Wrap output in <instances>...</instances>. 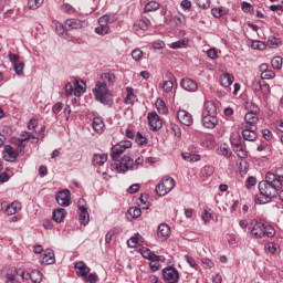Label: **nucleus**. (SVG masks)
Wrapping results in <instances>:
<instances>
[{
  "instance_id": "e433bc0d",
  "label": "nucleus",
  "mask_w": 283,
  "mask_h": 283,
  "mask_svg": "<svg viewBox=\"0 0 283 283\" xmlns=\"http://www.w3.org/2000/svg\"><path fill=\"white\" fill-rule=\"evenodd\" d=\"M29 277L33 283H41L43 281V274L39 270H32Z\"/></svg>"
},
{
  "instance_id": "1a4fd4ad",
  "label": "nucleus",
  "mask_w": 283,
  "mask_h": 283,
  "mask_svg": "<svg viewBox=\"0 0 283 283\" xmlns=\"http://www.w3.org/2000/svg\"><path fill=\"white\" fill-rule=\"evenodd\" d=\"M163 277L167 283H178V280H180V274L176 268L167 266L163 270Z\"/></svg>"
},
{
  "instance_id": "6e6d98bb",
  "label": "nucleus",
  "mask_w": 283,
  "mask_h": 283,
  "mask_svg": "<svg viewBox=\"0 0 283 283\" xmlns=\"http://www.w3.org/2000/svg\"><path fill=\"white\" fill-rule=\"evenodd\" d=\"M251 48H253V50H266V44L262 41H252Z\"/></svg>"
},
{
  "instance_id": "412c9836",
  "label": "nucleus",
  "mask_w": 283,
  "mask_h": 283,
  "mask_svg": "<svg viewBox=\"0 0 283 283\" xmlns=\"http://www.w3.org/2000/svg\"><path fill=\"white\" fill-rule=\"evenodd\" d=\"M149 28V20H139L134 23V30L139 36H143V32H147Z\"/></svg>"
},
{
  "instance_id": "423d86ee",
  "label": "nucleus",
  "mask_w": 283,
  "mask_h": 283,
  "mask_svg": "<svg viewBox=\"0 0 283 283\" xmlns=\"http://www.w3.org/2000/svg\"><path fill=\"white\" fill-rule=\"evenodd\" d=\"M87 92V84L81 80H74L65 84V96H76L77 98Z\"/></svg>"
},
{
  "instance_id": "cd10ccee",
  "label": "nucleus",
  "mask_w": 283,
  "mask_h": 283,
  "mask_svg": "<svg viewBox=\"0 0 283 283\" xmlns=\"http://www.w3.org/2000/svg\"><path fill=\"white\" fill-rule=\"evenodd\" d=\"M56 259L54 258V251L46 250L42 256V264H54Z\"/></svg>"
},
{
  "instance_id": "c03bdc74",
  "label": "nucleus",
  "mask_w": 283,
  "mask_h": 283,
  "mask_svg": "<svg viewBox=\"0 0 283 283\" xmlns=\"http://www.w3.org/2000/svg\"><path fill=\"white\" fill-rule=\"evenodd\" d=\"M13 70L18 76H23V70H25V63L20 61L13 64Z\"/></svg>"
},
{
  "instance_id": "338daca9",
  "label": "nucleus",
  "mask_w": 283,
  "mask_h": 283,
  "mask_svg": "<svg viewBox=\"0 0 283 283\" xmlns=\"http://www.w3.org/2000/svg\"><path fill=\"white\" fill-rule=\"evenodd\" d=\"M136 143H137V145H147V139L145 136H143V134L137 133Z\"/></svg>"
},
{
  "instance_id": "f3484780",
  "label": "nucleus",
  "mask_w": 283,
  "mask_h": 283,
  "mask_svg": "<svg viewBox=\"0 0 283 283\" xmlns=\"http://www.w3.org/2000/svg\"><path fill=\"white\" fill-rule=\"evenodd\" d=\"M64 25L66 30H81V28H85V25H87V22L78 19H67L64 22Z\"/></svg>"
},
{
  "instance_id": "c85d7f7f",
  "label": "nucleus",
  "mask_w": 283,
  "mask_h": 283,
  "mask_svg": "<svg viewBox=\"0 0 283 283\" xmlns=\"http://www.w3.org/2000/svg\"><path fill=\"white\" fill-rule=\"evenodd\" d=\"M233 81H234L233 75H231L229 73H223L220 76V82H221L222 87H231V85H233Z\"/></svg>"
},
{
  "instance_id": "f257e3e1",
  "label": "nucleus",
  "mask_w": 283,
  "mask_h": 283,
  "mask_svg": "<svg viewBox=\"0 0 283 283\" xmlns=\"http://www.w3.org/2000/svg\"><path fill=\"white\" fill-rule=\"evenodd\" d=\"M283 181L276 174L268 172L265 180L259 182L260 196L256 198L258 205H269L273 198L282 191Z\"/></svg>"
},
{
  "instance_id": "79ce46f5",
  "label": "nucleus",
  "mask_w": 283,
  "mask_h": 283,
  "mask_svg": "<svg viewBox=\"0 0 283 283\" xmlns=\"http://www.w3.org/2000/svg\"><path fill=\"white\" fill-rule=\"evenodd\" d=\"M159 114H167L169 109L167 108V105L165 104V101L158 98L155 103Z\"/></svg>"
},
{
  "instance_id": "a19ab883",
  "label": "nucleus",
  "mask_w": 283,
  "mask_h": 283,
  "mask_svg": "<svg viewBox=\"0 0 283 283\" xmlns=\"http://www.w3.org/2000/svg\"><path fill=\"white\" fill-rule=\"evenodd\" d=\"M145 53L143 52V50L138 48L133 50L130 53L132 59L135 60L136 63H140Z\"/></svg>"
},
{
  "instance_id": "bf43d9fd",
  "label": "nucleus",
  "mask_w": 283,
  "mask_h": 283,
  "mask_svg": "<svg viewBox=\"0 0 283 283\" xmlns=\"http://www.w3.org/2000/svg\"><path fill=\"white\" fill-rule=\"evenodd\" d=\"M184 258H185L187 264H189V266H191V269H198V263H196V259H193L189 254H186Z\"/></svg>"
},
{
  "instance_id": "f03ea898",
  "label": "nucleus",
  "mask_w": 283,
  "mask_h": 283,
  "mask_svg": "<svg viewBox=\"0 0 283 283\" xmlns=\"http://www.w3.org/2000/svg\"><path fill=\"white\" fill-rule=\"evenodd\" d=\"M249 234L254 240H262V238H273V235H275V228L269 223L253 220L249 223Z\"/></svg>"
},
{
  "instance_id": "49530a36",
  "label": "nucleus",
  "mask_w": 283,
  "mask_h": 283,
  "mask_svg": "<svg viewBox=\"0 0 283 283\" xmlns=\"http://www.w3.org/2000/svg\"><path fill=\"white\" fill-rule=\"evenodd\" d=\"M99 25H109V23H114V18L109 14H104L98 19Z\"/></svg>"
},
{
  "instance_id": "f8f14e48",
  "label": "nucleus",
  "mask_w": 283,
  "mask_h": 283,
  "mask_svg": "<svg viewBox=\"0 0 283 283\" xmlns=\"http://www.w3.org/2000/svg\"><path fill=\"white\" fill-rule=\"evenodd\" d=\"M260 122V117H258V114L253 113H247L244 116V124L242 127L251 128V129H258V123Z\"/></svg>"
},
{
  "instance_id": "8fccbe9b",
  "label": "nucleus",
  "mask_w": 283,
  "mask_h": 283,
  "mask_svg": "<svg viewBox=\"0 0 283 283\" xmlns=\"http://www.w3.org/2000/svg\"><path fill=\"white\" fill-rule=\"evenodd\" d=\"M95 32L96 34L105 36V34H109V25L99 24L97 28H95Z\"/></svg>"
},
{
  "instance_id": "72a5a7b5",
  "label": "nucleus",
  "mask_w": 283,
  "mask_h": 283,
  "mask_svg": "<svg viewBox=\"0 0 283 283\" xmlns=\"http://www.w3.org/2000/svg\"><path fill=\"white\" fill-rule=\"evenodd\" d=\"M77 212L80 223L84 224V227L90 224V212L87 211V209L77 210Z\"/></svg>"
},
{
  "instance_id": "37998d69",
  "label": "nucleus",
  "mask_w": 283,
  "mask_h": 283,
  "mask_svg": "<svg viewBox=\"0 0 283 283\" xmlns=\"http://www.w3.org/2000/svg\"><path fill=\"white\" fill-rule=\"evenodd\" d=\"M45 0H29L28 1V8L29 10H39L43 6V2Z\"/></svg>"
},
{
  "instance_id": "c9c22d12",
  "label": "nucleus",
  "mask_w": 283,
  "mask_h": 283,
  "mask_svg": "<svg viewBox=\"0 0 283 283\" xmlns=\"http://www.w3.org/2000/svg\"><path fill=\"white\" fill-rule=\"evenodd\" d=\"M230 143L232 145V148L242 146V137H240L239 133H232L230 136Z\"/></svg>"
},
{
  "instance_id": "a878e982",
  "label": "nucleus",
  "mask_w": 283,
  "mask_h": 283,
  "mask_svg": "<svg viewBox=\"0 0 283 283\" xmlns=\"http://www.w3.org/2000/svg\"><path fill=\"white\" fill-rule=\"evenodd\" d=\"M18 211H21V202L13 201L6 208L7 216H14Z\"/></svg>"
},
{
  "instance_id": "6e6552de",
  "label": "nucleus",
  "mask_w": 283,
  "mask_h": 283,
  "mask_svg": "<svg viewBox=\"0 0 283 283\" xmlns=\"http://www.w3.org/2000/svg\"><path fill=\"white\" fill-rule=\"evenodd\" d=\"M127 149H132V142L122 140L112 147L111 157L113 158V160H118L120 154H125Z\"/></svg>"
},
{
  "instance_id": "6ab92c4d",
  "label": "nucleus",
  "mask_w": 283,
  "mask_h": 283,
  "mask_svg": "<svg viewBox=\"0 0 283 283\" xmlns=\"http://www.w3.org/2000/svg\"><path fill=\"white\" fill-rule=\"evenodd\" d=\"M171 235V228L167 223H160L157 229V238L167 240Z\"/></svg>"
},
{
  "instance_id": "c756f323",
  "label": "nucleus",
  "mask_w": 283,
  "mask_h": 283,
  "mask_svg": "<svg viewBox=\"0 0 283 283\" xmlns=\"http://www.w3.org/2000/svg\"><path fill=\"white\" fill-rule=\"evenodd\" d=\"M138 244H143V235H140L139 233L135 234L127 241V245L130 249H136Z\"/></svg>"
},
{
  "instance_id": "603ef678",
  "label": "nucleus",
  "mask_w": 283,
  "mask_h": 283,
  "mask_svg": "<svg viewBox=\"0 0 283 283\" xmlns=\"http://www.w3.org/2000/svg\"><path fill=\"white\" fill-rule=\"evenodd\" d=\"M128 213L132 218H140V216H143V210H140V208L133 207L128 209Z\"/></svg>"
},
{
  "instance_id": "0e129e2a",
  "label": "nucleus",
  "mask_w": 283,
  "mask_h": 283,
  "mask_svg": "<svg viewBox=\"0 0 283 283\" xmlns=\"http://www.w3.org/2000/svg\"><path fill=\"white\" fill-rule=\"evenodd\" d=\"M149 269L153 273H156V271H160V262L159 261H151L149 263Z\"/></svg>"
},
{
  "instance_id": "052dcab7",
  "label": "nucleus",
  "mask_w": 283,
  "mask_h": 283,
  "mask_svg": "<svg viewBox=\"0 0 283 283\" xmlns=\"http://www.w3.org/2000/svg\"><path fill=\"white\" fill-rule=\"evenodd\" d=\"M174 21H175V24L180 28L182 25H185V15L181 14V15H175L174 17Z\"/></svg>"
},
{
  "instance_id": "2f4dec72",
  "label": "nucleus",
  "mask_w": 283,
  "mask_h": 283,
  "mask_svg": "<svg viewBox=\"0 0 283 283\" xmlns=\"http://www.w3.org/2000/svg\"><path fill=\"white\" fill-rule=\"evenodd\" d=\"M65 216H67V211L64 208H60L53 211V220H55L57 223H61L63 220H65Z\"/></svg>"
},
{
  "instance_id": "dca6fc26",
  "label": "nucleus",
  "mask_w": 283,
  "mask_h": 283,
  "mask_svg": "<svg viewBox=\"0 0 283 283\" xmlns=\"http://www.w3.org/2000/svg\"><path fill=\"white\" fill-rule=\"evenodd\" d=\"M74 269H75V273L76 275H78V277H82V280L84 277H86V275H90V271H92L90 269V266H87V264L83 261H78L74 264Z\"/></svg>"
},
{
  "instance_id": "7c9ffc66",
  "label": "nucleus",
  "mask_w": 283,
  "mask_h": 283,
  "mask_svg": "<svg viewBox=\"0 0 283 283\" xmlns=\"http://www.w3.org/2000/svg\"><path fill=\"white\" fill-rule=\"evenodd\" d=\"M277 249H280V245L275 242H268L264 245V252L266 255H275V253H277Z\"/></svg>"
},
{
  "instance_id": "f704fd0d",
  "label": "nucleus",
  "mask_w": 283,
  "mask_h": 283,
  "mask_svg": "<svg viewBox=\"0 0 283 283\" xmlns=\"http://www.w3.org/2000/svg\"><path fill=\"white\" fill-rule=\"evenodd\" d=\"M217 154H219V156H224L226 158H231V148H229V146L227 144H222L221 146H219V148L217 149Z\"/></svg>"
},
{
  "instance_id": "473e14b6",
  "label": "nucleus",
  "mask_w": 283,
  "mask_h": 283,
  "mask_svg": "<svg viewBox=\"0 0 283 283\" xmlns=\"http://www.w3.org/2000/svg\"><path fill=\"white\" fill-rule=\"evenodd\" d=\"M52 24L59 36H67V29L63 25V23L59 21H53Z\"/></svg>"
},
{
  "instance_id": "9d476101",
  "label": "nucleus",
  "mask_w": 283,
  "mask_h": 283,
  "mask_svg": "<svg viewBox=\"0 0 283 283\" xmlns=\"http://www.w3.org/2000/svg\"><path fill=\"white\" fill-rule=\"evenodd\" d=\"M55 200L60 207H70L72 205V193L67 189L59 191Z\"/></svg>"
},
{
  "instance_id": "69168bd1",
  "label": "nucleus",
  "mask_w": 283,
  "mask_h": 283,
  "mask_svg": "<svg viewBox=\"0 0 283 283\" xmlns=\"http://www.w3.org/2000/svg\"><path fill=\"white\" fill-rule=\"evenodd\" d=\"M154 50H163L165 48V41L163 40H155L153 42Z\"/></svg>"
},
{
  "instance_id": "393cba45",
  "label": "nucleus",
  "mask_w": 283,
  "mask_h": 283,
  "mask_svg": "<svg viewBox=\"0 0 283 283\" xmlns=\"http://www.w3.org/2000/svg\"><path fill=\"white\" fill-rule=\"evenodd\" d=\"M107 163V154H94L93 165L97 167H103Z\"/></svg>"
},
{
  "instance_id": "09e8293b",
  "label": "nucleus",
  "mask_w": 283,
  "mask_h": 283,
  "mask_svg": "<svg viewBox=\"0 0 283 283\" xmlns=\"http://www.w3.org/2000/svg\"><path fill=\"white\" fill-rule=\"evenodd\" d=\"M102 78L103 81H106L108 85H114V83H116V75L113 73H104L102 74Z\"/></svg>"
},
{
  "instance_id": "20e7f679",
  "label": "nucleus",
  "mask_w": 283,
  "mask_h": 283,
  "mask_svg": "<svg viewBox=\"0 0 283 283\" xmlns=\"http://www.w3.org/2000/svg\"><path fill=\"white\" fill-rule=\"evenodd\" d=\"M93 94L96 101L103 105H112V93L109 92V88H107L105 82H97L93 88Z\"/></svg>"
},
{
  "instance_id": "3c124183",
  "label": "nucleus",
  "mask_w": 283,
  "mask_h": 283,
  "mask_svg": "<svg viewBox=\"0 0 283 283\" xmlns=\"http://www.w3.org/2000/svg\"><path fill=\"white\" fill-rule=\"evenodd\" d=\"M233 151L237 154L238 158H247V149L242 146H237L233 148Z\"/></svg>"
},
{
  "instance_id": "4c0bfd02",
  "label": "nucleus",
  "mask_w": 283,
  "mask_h": 283,
  "mask_svg": "<svg viewBox=\"0 0 283 283\" xmlns=\"http://www.w3.org/2000/svg\"><path fill=\"white\" fill-rule=\"evenodd\" d=\"M159 8L160 3L156 0H151L145 6L144 12H156Z\"/></svg>"
},
{
  "instance_id": "5701e85b",
  "label": "nucleus",
  "mask_w": 283,
  "mask_h": 283,
  "mask_svg": "<svg viewBox=\"0 0 283 283\" xmlns=\"http://www.w3.org/2000/svg\"><path fill=\"white\" fill-rule=\"evenodd\" d=\"M92 125L96 134H103L105 132V122H103L102 117H94Z\"/></svg>"
},
{
  "instance_id": "ddd939ff",
  "label": "nucleus",
  "mask_w": 283,
  "mask_h": 283,
  "mask_svg": "<svg viewBox=\"0 0 283 283\" xmlns=\"http://www.w3.org/2000/svg\"><path fill=\"white\" fill-rule=\"evenodd\" d=\"M32 138V133L30 132H22L20 135V138L13 139L14 145L20 149V151H23L25 149V145H28V142Z\"/></svg>"
},
{
  "instance_id": "864d4df0",
  "label": "nucleus",
  "mask_w": 283,
  "mask_h": 283,
  "mask_svg": "<svg viewBox=\"0 0 283 283\" xmlns=\"http://www.w3.org/2000/svg\"><path fill=\"white\" fill-rule=\"evenodd\" d=\"M262 81H272L275 78V73L272 70H268L264 73H261Z\"/></svg>"
},
{
  "instance_id": "774afa93",
  "label": "nucleus",
  "mask_w": 283,
  "mask_h": 283,
  "mask_svg": "<svg viewBox=\"0 0 283 283\" xmlns=\"http://www.w3.org/2000/svg\"><path fill=\"white\" fill-rule=\"evenodd\" d=\"M203 176H213V166H205L202 168Z\"/></svg>"
},
{
  "instance_id": "7ed1b4c3",
  "label": "nucleus",
  "mask_w": 283,
  "mask_h": 283,
  "mask_svg": "<svg viewBox=\"0 0 283 283\" xmlns=\"http://www.w3.org/2000/svg\"><path fill=\"white\" fill-rule=\"evenodd\" d=\"M202 125L206 129H216L218 125V108L216 103L206 101L201 113Z\"/></svg>"
},
{
  "instance_id": "39448f33",
  "label": "nucleus",
  "mask_w": 283,
  "mask_h": 283,
  "mask_svg": "<svg viewBox=\"0 0 283 283\" xmlns=\"http://www.w3.org/2000/svg\"><path fill=\"white\" fill-rule=\"evenodd\" d=\"M112 171H117V174H127V171H136V166L134 160L129 155H125L119 159H116L114 164L111 165Z\"/></svg>"
},
{
  "instance_id": "58836bf2",
  "label": "nucleus",
  "mask_w": 283,
  "mask_h": 283,
  "mask_svg": "<svg viewBox=\"0 0 283 283\" xmlns=\"http://www.w3.org/2000/svg\"><path fill=\"white\" fill-rule=\"evenodd\" d=\"M244 107L248 111V114H260V106L253 102H245Z\"/></svg>"
},
{
  "instance_id": "de8ad7c7",
  "label": "nucleus",
  "mask_w": 283,
  "mask_h": 283,
  "mask_svg": "<svg viewBox=\"0 0 283 283\" xmlns=\"http://www.w3.org/2000/svg\"><path fill=\"white\" fill-rule=\"evenodd\" d=\"M61 10L66 14H76V9L70 3H63Z\"/></svg>"
},
{
  "instance_id": "5fc2aeb1",
  "label": "nucleus",
  "mask_w": 283,
  "mask_h": 283,
  "mask_svg": "<svg viewBox=\"0 0 283 283\" xmlns=\"http://www.w3.org/2000/svg\"><path fill=\"white\" fill-rule=\"evenodd\" d=\"M82 280L84 282L96 283L98 282V275L96 273L86 274Z\"/></svg>"
},
{
  "instance_id": "4be33fe9",
  "label": "nucleus",
  "mask_w": 283,
  "mask_h": 283,
  "mask_svg": "<svg viewBox=\"0 0 283 283\" xmlns=\"http://www.w3.org/2000/svg\"><path fill=\"white\" fill-rule=\"evenodd\" d=\"M140 253L145 260H150V262H160L161 258L160 255H156L151 250L147 248H142Z\"/></svg>"
},
{
  "instance_id": "9b49d317",
  "label": "nucleus",
  "mask_w": 283,
  "mask_h": 283,
  "mask_svg": "<svg viewBox=\"0 0 283 283\" xmlns=\"http://www.w3.org/2000/svg\"><path fill=\"white\" fill-rule=\"evenodd\" d=\"M2 156L7 163H14L19 158V153L12 146L4 145Z\"/></svg>"
},
{
  "instance_id": "bb28decb",
  "label": "nucleus",
  "mask_w": 283,
  "mask_h": 283,
  "mask_svg": "<svg viewBox=\"0 0 283 283\" xmlns=\"http://www.w3.org/2000/svg\"><path fill=\"white\" fill-rule=\"evenodd\" d=\"M126 92L127 94L124 99L125 105H134V103L136 102V94L134 93V88L127 86Z\"/></svg>"
},
{
  "instance_id": "ea45409f",
  "label": "nucleus",
  "mask_w": 283,
  "mask_h": 283,
  "mask_svg": "<svg viewBox=\"0 0 283 283\" xmlns=\"http://www.w3.org/2000/svg\"><path fill=\"white\" fill-rule=\"evenodd\" d=\"M211 14L214 17V19H220V17H224V14H227V9L222 7L212 8Z\"/></svg>"
},
{
  "instance_id": "0eeeda50",
  "label": "nucleus",
  "mask_w": 283,
  "mask_h": 283,
  "mask_svg": "<svg viewBox=\"0 0 283 283\" xmlns=\"http://www.w3.org/2000/svg\"><path fill=\"white\" fill-rule=\"evenodd\" d=\"M174 187H176V180L171 177H164L159 184L156 186L155 191L157 196H167Z\"/></svg>"
},
{
  "instance_id": "e2e57ef3",
  "label": "nucleus",
  "mask_w": 283,
  "mask_h": 283,
  "mask_svg": "<svg viewBox=\"0 0 283 283\" xmlns=\"http://www.w3.org/2000/svg\"><path fill=\"white\" fill-rule=\"evenodd\" d=\"M207 56H208V59H211L212 61H216V59H218V51L214 48L209 49L207 51Z\"/></svg>"
},
{
  "instance_id": "2eb2a0df",
  "label": "nucleus",
  "mask_w": 283,
  "mask_h": 283,
  "mask_svg": "<svg viewBox=\"0 0 283 283\" xmlns=\"http://www.w3.org/2000/svg\"><path fill=\"white\" fill-rule=\"evenodd\" d=\"M242 136L244 140H248L249 143H253L258 140V128H251L247 126H242Z\"/></svg>"
},
{
  "instance_id": "13d9d810",
  "label": "nucleus",
  "mask_w": 283,
  "mask_h": 283,
  "mask_svg": "<svg viewBox=\"0 0 283 283\" xmlns=\"http://www.w3.org/2000/svg\"><path fill=\"white\" fill-rule=\"evenodd\" d=\"M201 264L203 269H213L216 266V263L211 259L203 258L201 259Z\"/></svg>"
},
{
  "instance_id": "aec40b11",
  "label": "nucleus",
  "mask_w": 283,
  "mask_h": 283,
  "mask_svg": "<svg viewBox=\"0 0 283 283\" xmlns=\"http://www.w3.org/2000/svg\"><path fill=\"white\" fill-rule=\"evenodd\" d=\"M180 86L186 92H198V83L191 78L181 80Z\"/></svg>"
},
{
  "instance_id": "a18cd8bd",
  "label": "nucleus",
  "mask_w": 283,
  "mask_h": 283,
  "mask_svg": "<svg viewBox=\"0 0 283 283\" xmlns=\"http://www.w3.org/2000/svg\"><path fill=\"white\" fill-rule=\"evenodd\" d=\"M282 64H283L282 56H274L271 60V65H272L273 70H282Z\"/></svg>"
},
{
  "instance_id": "b1692460",
  "label": "nucleus",
  "mask_w": 283,
  "mask_h": 283,
  "mask_svg": "<svg viewBox=\"0 0 283 283\" xmlns=\"http://www.w3.org/2000/svg\"><path fill=\"white\" fill-rule=\"evenodd\" d=\"M171 50H184L185 48H189V38H182L176 42L169 44Z\"/></svg>"
},
{
  "instance_id": "680f3d73",
  "label": "nucleus",
  "mask_w": 283,
  "mask_h": 283,
  "mask_svg": "<svg viewBox=\"0 0 283 283\" xmlns=\"http://www.w3.org/2000/svg\"><path fill=\"white\" fill-rule=\"evenodd\" d=\"M164 91L169 94L174 90V81H165L164 82Z\"/></svg>"
},
{
  "instance_id": "a211bd4d",
  "label": "nucleus",
  "mask_w": 283,
  "mask_h": 283,
  "mask_svg": "<svg viewBox=\"0 0 283 283\" xmlns=\"http://www.w3.org/2000/svg\"><path fill=\"white\" fill-rule=\"evenodd\" d=\"M177 118L179 123H181V125H186V127L193 125V116H191L187 111H179L177 113Z\"/></svg>"
},
{
  "instance_id": "4d7b16f0",
  "label": "nucleus",
  "mask_w": 283,
  "mask_h": 283,
  "mask_svg": "<svg viewBox=\"0 0 283 283\" xmlns=\"http://www.w3.org/2000/svg\"><path fill=\"white\" fill-rule=\"evenodd\" d=\"M197 6L202 10H209L211 8V0H197Z\"/></svg>"
},
{
  "instance_id": "4468645a",
  "label": "nucleus",
  "mask_w": 283,
  "mask_h": 283,
  "mask_svg": "<svg viewBox=\"0 0 283 283\" xmlns=\"http://www.w3.org/2000/svg\"><path fill=\"white\" fill-rule=\"evenodd\" d=\"M147 118L153 132H158L163 127V120H160V117L156 113H148Z\"/></svg>"
}]
</instances>
